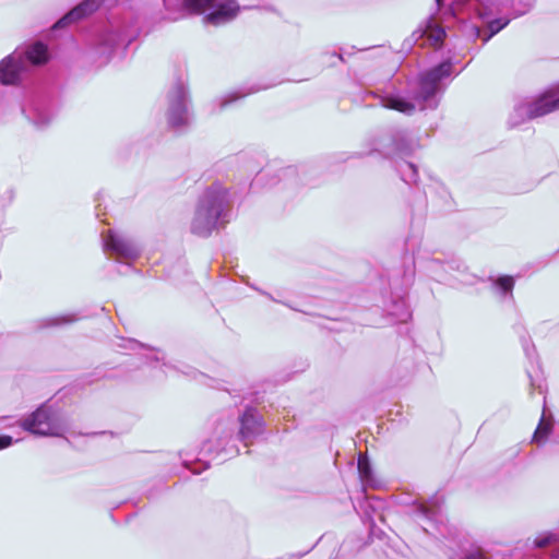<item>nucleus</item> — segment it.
Segmentation results:
<instances>
[{
    "label": "nucleus",
    "instance_id": "obj_13",
    "mask_svg": "<svg viewBox=\"0 0 559 559\" xmlns=\"http://www.w3.org/2000/svg\"><path fill=\"white\" fill-rule=\"evenodd\" d=\"M509 23H510V19H495V20L490 21L488 23L489 35L487 36V38L485 40H488L496 34H498L501 29L507 27L509 25Z\"/></svg>",
    "mask_w": 559,
    "mask_h": 559
},
{
    "label": "nucleus",
    "instance_id": "obj_17",
    "mask_svg": "<svg viewBox=\"0 0 559 559\" xmlns=\"http://www.w3.org/2000/svg\"><path fill=\"white\" fill-rule=\"evenodd\" d=\"M106 246L117 252H123L126 249V245L122 241L117 240L114 236H109L108 240L106 241Z\"/></svg>",
    "mask_w": 559,
    "mask_h": 559
},
{
    "label": "nucleus",
    "instance_id": "obj_14",
    "mask_svg": "<svg viewBox=\"0 0 559 559\" xmlns=\"http://www.w3.org/2000/svg\"><path fill=\"white\" fill-rule=\"evenodd\" d=\"M497 285L503 290V292H511L514 286V281L512 276L503 275L500 276L497 280Z\"/></svg>",
    "mask_w": 559,
    "mask_h": 559
},
{
    "label": "nucleus",
    "instance_id": "obj_1",
    "mask_svg": "<svg viewBox=\"0 0 559 559\" xmlns=\"http://www.w3.org/2000/svg\"><path fill=\"white\" fill-rule=\"evenodd\" d=\"M21 427L35 435H55L58 429L52 414L49 408L45 406L38 407L28 417L21 421Z\"/></svg>",
    "mask_w": 559,
    "mask_h": 559
},
{
    "label": "nucleus",
    "instance_id": "obj_9",
    "mask_svg": "<svg viewBox=\"0 0 559 559\" xmlns=\"http://www.w3.org/2000/svg\"><path fill=\"white\" fill-rule=\"evenodd\" d=\"M25 56L34 66H43L49 60L48 48L41 41H36L29 45L25 51Z\"/></svg>",
    "mask_w": 559,
    "mask_h": 559
},
{
    "label": "nucleus",
    "instance_id": "obj_11",
    "mask_svg": "<svg viewBox=\"0 0 559 559\" xmlns=\"http://www.w3.org/2000/svg\"><path fill=\"white\" fill-rule=\"evenodd\" d=\"M425 37L430 46L439 48L445 38V31L440 26H429L425 31Z\"/></svg>",
    "mask_w": 559,
    "mask_h": 559
},
{
    "label": "nucleus",
    "instance_id": "obj_19",
    "mask_svg": "<svg viewBox=\"0 0 559 559\" xmlns=\"http://www.w3.org/2000/svg\"><path fill=\"white\" fill-rule=\"evenodd\" d=\"M12 443V438L10 436H1L0 437V450L8 448Z\"/></svg>",
    "mask_w": 559,
    "mask_h": 559
},
{
    "label": "nucleus",
    "instance_id": "obj_8",
    "mask_svg": "<svg viewBox=\"0 0 559 559\" xmlns=\"http://www.w3.org/2000/svg\"><path fill=\"white\" fill-rule=\"evenodd\" d=\"M22 70V62L13 57H8L0 62V82L3 85L17 84Z\"/></svg>",
    "mask_w": 559,
    "mask_h": 559
},
{
    "label": "nucleus",
    "instance_id": "obj_5",
    "mask_svg": "<svg viewBox=\"0 0 559 559\" xmlns=\"http://www.w3.org/2000/svg\"><path fill=\"white\" fill-rule=\"evenodd\" d=\"M215 0H163L169 12H181L189 15H200L213 7Z\"/></svg>",
    "mask_w": 559,
    "mask_h": 559
},
{
    "label": "nucleus",
    "instance_id": "obj_10",
    "mask_svg": "<svg viewBox=\"0 0 559 559\" xmlns=\"http://www.w3.org/2000/svg\"><path fill=\"white\" fill-rule=\"evenodd\" d=\"M384 106L389 109L396 110L407 115H411L415 111L414 104L397 97L386 98Z\"/></svg>",
    "mask_w": 559,
    "mask_h": 559
},
{
    "label": "nucleus",
    "instance_id": "obj_7",
    "mask_svg": "<svg viewBox=\"0 0 559 559\" xmlns=\"http://www.w3.org/2000/svg\"><path fill=\"white\" fill-rule=\"evenodd\" d=\"M239 11L240 7L236 0H226L219 3L214 11L206 14L204 20L210 24L216 25L221 21L235 19Z\"/></svg>",
    "mask_w": 559,
    "mask_h": 559
},
{
    "label": "nucleus",
    "instance_id": "obj_6",
    "mask_svg": "<svg viewBox=\"0 0 559 559\" xmlns=\"http://www.w3.org/2000/svg\"><path fill=\"white\" fill-rule=\"evenodd\" d=\"M241 439L246 440L259 432L263 426V419L253 407H247L243 414L239 417Z\"/></svg>",
    "mask_w": 559,
    "mask_h": 559
},
{
    "label": "nucleus",
    "instance_id": "obj_12",
    "mask_svg": "<svg viewBox=\"0 0 559 559\" xmlns=\"http://www.w3.org/2000/svg\"><path fill=\"white\" fill-rule=\"evenodd\" d=\"M551 429L552 425L548 421H545L544 418H542L533 435V441L537 443L545 442L548 436L550 435Z\"/></svg>",
    "mask_w": 559,
    "mask_h": 559
},
{
    "label": "nucleus",
    "instance_id": "obj_4",
    "mask_svg": "<svg viewBox=\"0 0 559 559\" xmlns=\"http://www.w3.org/2000/svg\"><path fill=\"white\" fill-rule=\"evenodd\" d=\"M559 109V87L546 91L533 104L527 116L530 119L538 118Z\"/></svg>",
    "mask_w": 559,
    "mask_h": 559
},
{
    "label": "nucleus",
    "instance_id": "obj_18",
    "mask_svg": "<svg viewBox=\"0 0 559 559\" xmlns=\"http://www.w3.org/2000/svg\"><path fill=\"white\" fill-rule=\"evenodd\" d=\"M464 559H486V556L480 549H477L469 552Z\"/></svg>",
    "mask_w": 559,
    "mask_h": 559
},
{
    "label": "nucleus",
    "instance_id": "obj_16",
    "mask_svg": "<svg viewBox=\"0 0 559 559\" xmlns=\"http://www.w3.org/2000/svg\"><path fill=\"white\" fill-rule=\"evenodd\" d=\"M358 469H359V473L366 477V478H369L370 477V465H369V462H368V459L366 456H362V455H359L358 457Z\"/></svg>",
    "mask_w": 559,
    "mask_h": 559
},
{
    "label": "nucleus",
    "instance_id": "obj_3",
    "mask_svg": "<svg viewBox=\"0 0 559 559\" xmlns=\"http://www.w3.org/2000/svg\"><path fill=\"white\" fill-rule=\"evenodd\" d=\"M102 5V0H83L66 15H63L53 28L67 27L94 14Z\"/></svg>",
    "mask_w": 559,
    "mask_h": 559
},
{
    "label": "nucleus",
    "instance_id": "obj_20",
    "mask_svg": "<svg viewBox=\"0 0 559 559\" xmlns=\"http://www.w3.org/2000/svg\"><path fill=\"white\" fill-rule=\"evenodd\" d=\"M443 0H437L438 3H441Z\"/></svg>",
    "mask_w": 559,
    "mask_h": 559
},
{
    "label": "nucleus",
    "instance_id": "obj_2",
    "mask_svg": "<svg viewBox=\"0 0 559 559\" xmlns=\"http://www.w3.org/2000/svg\"><path fill=\"white\" fill-rule=\"evenodd\" d=\"M452 73V63L451 61H443L437 67L432 68L428 72H426L420 78V95L423 99H428L432 97L439 87V82L450 76Z\"/></svg>",
    "mask_w": 559,
    "mask_h": 559
},
{
    "label": "nucleus",
    "instance_id": "obj_15",
    "mask_svg": "<svg viewBox=\"0 0 559 559\" xmlns=\"http://www.w3.org/2000/svg\"><path fill=\"white\" fill-rule=\"evenodd\" d=\"M557 542V537L554 535V534H547L545 536H540V537H537L534 542L535 546L537 548H544V547H547L548 545L552 544Z\"/></svg>",
    "mask_w": 559,
    "mask_h": 559
}]
</instances>
